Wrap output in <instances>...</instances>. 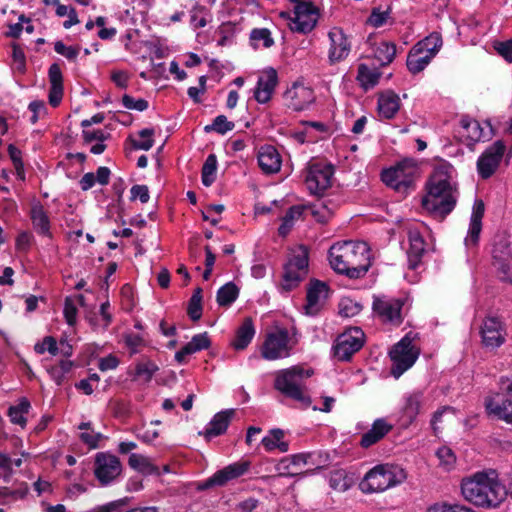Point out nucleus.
<instances>
[{"instance_id":"79ce46f5","label":"nucleus","mask_w":512,"mask_h":512,"mask_svg":"<svg viewBox=\"0 0 512 512\" xmlns=\"http://www.w3.org/2000/svg\"><path fill=\"white\" fill-rule=\"evenodd\" d=\"M238 295V287L233 282H228L217 291V303L220 306H230Z\"/></svg>"},{"instance_id":"c9c22d12","label":"nucleus","mask_w":512,"mask_h":512,"mask_svg":"<svg viewBox=\"0 0 512 512\" xmlns=\"http://www.w3.org/2000/svg\"><path fill=\"white\" fill-rule=\"evenodd\" d=\"M128 464L129 466L142 473V474H146V475H152V474H156V475H160V471H159V468L157 466H155L151 460L144 456V455H141V454H137V453H132L130 456H129V460H128Z\"/></svg>"},{"instance_id":"cd10ccee","label":"nucleus","mask_w":512,"mask_h":512,"mask_svg":"<svg viewBox=\"0 0 512 512\" xmlns=\"http://www.w3.org/2000/svg\"><path fill=\"white\" fill-rule=\"evenodd\" d=\"M393 425L390 424L384 418L376 419L371 428L362 435L360 445L363 448H369L370 446L378 443L382 440L391 430Z\"/></svg>"},{"instance_id":"4468645a","label":"nucleus","mask_w":512,"mask_h":512,"mask_svg":"<svg viewBox=\"0 0 512 512\" xmlns=\"http://www.w3.org/2000/svg\"><path fill=\"white\" fill-rule=\"evenodd\" d=\"M289 342V333L286 329L269 333L263 342L261 356L269 361L289 357L292 350Z\"/></svg>"},{"instance_id":"bb28decb","label":"nucleus","mask_w":512,"mask_h":512,"mask_svg":"<svg viewBox=\"0 0 512 512\" xmlns=\"http://www.w3.org/2000/svg\"><path fill=\"white\" fill-rule=\"evenodd\" d=\"M409 247L407 249L408 267L411 270L417 269L425 253V241L417 230L408 231Z\"/></svg>"},{"instance_id":"052dcab7","label":"nucleus","mask_w":512,"mask_h":512,"mask_svg":"<svg viewBox=\"0 0 512 512\" xmlns=\"http://www.w3.org/2000/svg\"><path fill=\"white\" fill-rule=\"evenodd\" d=\"M494 48L507 62L512 63V39L505 42H495Z\"/></svg>"},{"instance_id":"9b49d317","label":"nucleus","mask_w":512,"mask_h":512,"mask_svg":"<svg viewBox=\"0 0 512 512\" xmlns=\"http://www.w3.org/2000/svg\"><path fill=\"white\" fill-rule=\"evenodd\" d=\"M294 4L293 16L290 12H281L280 17L289 20L292 31L306 34L311 32L318 20V11L311 2L290 0Z\"/></svg>"},{"instance_id":"f257e3e1","label":"nucleus","mask_w":512,"mask_h":512,"mask_svg":"<svg viewBox=\"0 0 512 512\" xmlns=\"http://www.w3.org/2000/svg\"><path fill=\"white\" fill-rule=\"evenodd\" d=\"M453 166L440 162L434 168L427 183V193L422 198V207L435 219L444 220L456 206L458 189L453 181Z\"/></svg>"},{"instance_id":"f704fd0d","label":"nucleus","mask_w":512,"mask_h":512,"mask_svg":"<svg viewBox=\"0 0 512 512\" xmlns=\"http://www.w3.org/2000/svg\"><path fill=\"white\" fill-rule=\"evenodd\" d=\"M432 58L431 55L423 52L414 45L407 56V68L412 74H417L425 69Z\"/></svg>"},{"instance_id":"c756f323","label":"nucleus","mask_w":512,"mask_h":512,"mask_svg":"<svg viewBox=\"0 0 512 512\" xmlns=\"http://www.w3.org/2000/svg\"><path fill=\"white\" fill-rule=\"evenodd\" d=\"M211 345L207 332L196 334L191 341L185 344L179 351L175 353V360L179 364L187 363L186 357L196 352L208 349Z\"/></svg>"},{"instance_id":"f8f14e48","label":"nucleus","mask_w":512,"mask_h":512,"mask_svg":"<svg viewBox=\"0 0 512 512\" xmlns=\"http://www.w3.org/2000/svg\"><path fill=\"white\" fill-rule=\"evenodd\" d=\"M365 334L359 327H350L339 334L332 346V353L339 361H349L364 345Z\"/></svg>"},{"instance_id":"5701e85b","label":"nucleus","mask_w":512,"mask_h":512,"mask_svg":"<svg viewBox=\"0 0 512 512\" xmlns=\"http://www.w3.org/2000/svg\"><path fill=\"white\" fill-rule=\"evenodd\" d=\"M329 287L325 282L312 280L307 289V303L305 310L307 315H316L320 308L322 300L328 297Z\"/></svg>"},{"instance_id":"a211bd4d","label":"nucleus","mask_w":512,"mask_h":512,"mask_svg":"<svg viewBox=\"0 0 512 512\" xmlns=\"http://www.w3.org/2000/svg\"><path fill=\"white\" fill-rule=\"evenodd\" d=\"M121 471V462L115 455L103 452L96 455L94 473L102 485H107L115 480Z\"/></svg>"},{"instance_id":"f3484780","label":"nucleus","mask_w":512,"mask_h":512,"mask_svg":"<svg viewBox=\"0 0 512 512\" xmlns=\"http://www.w3.org/2000/svg\"><path fill=\"white\" fill-rule=\"evenodd\" d=\"M333 169L331 165L314 163L306 173L305 182L312 194L322 195L331 186Z\"/></svg>"},{"instance_id":"4c0bfd02","label":"nucleus","mask_w":512,"mask_h":512,"mask_svg":"<svg viewBox=\"0 0 512 512\" xmlns=\"http://www.w3.org/2000/svg\"><path fill=\"white\" fill-rule=\"evenodd\" d=\"M31 405L26 398H21L17 405L11 406L8 409V416L13 424L25 427L27 419L25 415L29 412Z\"/></svg>"},{"instance_id":"4d7b16f0","label":"nucleus","mask_w":512,"mask_h":512,"mask_svg":"<svg viewBox=\"0 0 512 512\" xmlns=\"http://www.w3.org/2000/svg\"><path fill=\"white\" fill-rule=\"evenodd\" d=\"M122 104L126 109L144 111L148 108V102L143 99H134L132 96L125 94L122 97Z\"/></svg>"},{"instance_id":"20e7f679","label":"nucleus","mask_w":512,"mask_h":512,"mask_svg":"<svg viewBox=\"0 0 512 512\" xmlns=\"http://www.w3.org/2000/svg\"><path fill=\"white\" fill-rule=\"evenodd\" d=\"M312 374V370H304L300 366L281 370L276 374L274 388L285 397L307 408L311 405V398L307 393L305 380Z\"/></svg>"},{"instance_id":"473e14b6","label":"nucleus","mask_w":512,"mask_h":512,"mask_svg":"<svg viewBox=\"0 0 512 512\" xmlns=\"http://www.w3.org/2000/svg\"><path fill=\"white\" fill-rule=\"evenodd\" d=\"M422 402L423 393L421 391H414L405 397L402 407V418L406 425L411 424L416 419L420 412Z\"/></svg>"},{"instance_id":"7c9ffc66","label":"nucleus","mask_w":512,"mask_h":512,"mask_svg":"<svg viewBox=\"0 0 512 512\" xmlns=\"http://www.w3.org/2000/svg\"><path fill=\"white\" fill-rule=\"evenodd\" d=\"M379 116L383 119H392L400 109V98L393 91L380 94L377 102Z\"/></svg>"},{"instance_id":"49530a36","label":"nucleus","mask_w":512,"mask_h":512,"mask_svg":"<svg viewBox=\"0 0 512 512\" xmlns=\"http://www.w3.org/2000/svg\"><path fill=\"white\" fill-rule=\"evenodd\" d=\"M234 127H235V124L231 121H228V119L225 115H219L213 120V122L211 124L206 125L204 127V131L206 133L215 131L221 135H224L228 131L233 130Z\"/></svg>"},{"instance_id":"bf43d9fd","label":"nucleus","mask_w":512,"mask_h":512,"mask_svg":"<svg viewBox=\"0 0 512 512\" xmlns=\"http://www.w3.org/2000/svg\"><path fill=\"white\" fill-rule=\"evenodd\" d=\"M110 137L109 133L104 132L101 129L97 130H84L83 139L85 143H91L93 141L104 142Z\"/></svg>"},{"instance_id":"2eb2a0df","label":"nucleus","mask_w":512,"mask_h":512,"mask_svg":"<svg viewBox=\"0 0 512 512\" xmlns=\"http://www.w3.org/2000/svg\"><path fill=\"white\" fill-rule=\"evenodd\" d=\"M250 467L248 461L232 463L221 470L215 472L211 477L198 483V490H208L213 487H223L228 482L244 475Z\"/></svg>"},{"instance_id":"aec40b11","label":"nucleus","mask_w":512,"mask_h":512,"mask_svg":"<svg viewBox=\"0 0 512 512\" xmlns=\"http://www.w3.org/2000/svg\"><path fill=\"white\" fill-rule=\"evenodd\" d=\"M330 46L328 50V60L331 65L345 60L350 51L351 43L344 31L339 27H333L328 32Z\"/></svg>"},{"instance_id":"338daca9","label":"nucleus","mask_w":512,"mask_h":512,"mask_svg":"<svg viewBox=\"0 0 512 512\" xmlns=\"http://www.w3.org/2000/svg\"><path fill=\"white\" fill-rule=\"evenodd\" d=\"M388 15V11H380L374 8L369 17V22L374 27H380L387 21Z\"/></svg>"},{"instance_id":"6e6552de","label":"nucleus","mask_w":512,"mask_h":512,"mask_svg":"<svg viewBox=\"0 0 512 512\" xmlns=\"http://www.w3.org/2000/svg\"><path fill=\"white\" fill-rule=\"evenodd\" d=\"M415 338L416 334L409 332L389 351L392 361L391 374L395 378H399L410 369L418 359L420 350L413 344Z\"/></svg>"},{"instance_id":"c03bdc74","label":"nucleus","mask_w":512,"mask_h":512,"mask_svg":"<svg viewBox=\"0 0 512 512\" xmlns=\"http://www.w3.org/2000/svg\"><path fill=\"white\" fill-rule=\"evenodd\" d=\"M442 37L439 33L434 32L415 44L416 47L421 49L423 52L434 57L442 46Z\"/></svg>"},{"instance_id":"603ef678","label":"nucleus","mask_w":512,"mask_h":512,"mask_svg":"<svg viewBox=\"0 0 512 512\" xmlns=\"http://www.w3.org/2000/svg\"><path fill=\"white\" fill-rule=\"evenodd\" d=\"M14 471L12 468V458L9 454L0 451V479L9 482Z\"/></svg>"},{"instance_id":"4be33fe9","label":"nucleus","mask_w":512,"mask_h":512,"mask_svg":"<svg viewBox=\"0 0 512 512\" xmlns=\"http://www.w3.org/2000/svg\"><path fill=\"white\" fill-rule=\"evenodd\" d=\"M482 343L487 348H497L505 340L502 323L497 317H488L481 326Z\"/></svg>"},{"instance_id":"37998d69","label":"nucleus","mask_w":512,"mask_h":512,"mask_svg":"<svg viewBox=\"0 0 512 512\" xmlns=\"http://www.w3.org/2000/svg\"><path fill=\"white\" fill-rule=\"evenodd\" d=\"M396 55V46L394 43L381 42L377 45L374 56L379 63L384 66L390 64Z\"/></svg>"},{"instance_id":"39448f33","label":"nucleus","mask_w":512,"mask_h":512,"mask_svg":"<svg viewBox=\"0 0 512 512\" xmlns=\"http://www.w3.org/2000/svg\"><path fill=\"white\" fill-rule=\"evenodd\" d=\"M405 479L406 472L400 466L381 464L366 473L360 488L365 493L382 492L401 484Z\"/></svg>"},{"instance_id":"09e8293b","label":"nucleus","mask_w":512,"mask_h":512,"mask_svg":"<svg viewBox=\"0 0 512 512\" xmlns=\"http://www.w3.org/2000/svg\"><path fill=\"white\" fill-rule=\"evenodd\" d=\"M157 371L158 366L149 360L138 363L135 368L136 376L142 378L145 382H149Z\"/></svg>"},{"instance_id":"de8ad7c7","label":"nucleus","mask_w":512,"mask_h":512,"mask_svg":"<svg viewBox=\"0 0 512 512\" xmlns=\"http://www.w3.org/2000/svg\"><path fill=\"white\" fill-rule=\"evenodd\" d=\"M308 468L311 470H318L328 466L330 457L327 453L322 451L308 452Z\"/></svg>"},{"instance_id":"680f3d73","label":"nucleus","mask_w":512,"mask_h":512,"mask_svg":"<svg viewBox=\"0 0 512 512\" xmlns=\"http://www.w3.org/2000/svg\"><path fill=\"white\" fill-rule=\"evenodd\" d=\"M48 76L51 86H63V76L60 66L53 63L48 70Z\"/></svg>"},{"instance_id":"9d476101","label":"nucleus","mask_w":512,"mask_h":512,"mask_svg":"<svg viewBox=\"0 0 512 512\" xmlns=\"http://www.w3.org/2000/svg\"><path fill=\"white\" fill-rule=\"evenodd\" d=\"M417 171V161L414 158H405L394 167L384 170L381 179L396 191L406 192L412 186Z\"/></svg>"},{"instance_id":"72a5a7b5","label":"nucleus","mask_w":512,"mask_h":512,"mask_svg":"<svg viewBox=\"0 0 512 512\" xmlns=\"http://www.w3.org/2000/svg\"><path fill=\"white\" fill-rule=\"evenodd\" d=\"M30 218L34 230L41 236L51 237L50 231V219L43 206L35 204L32 206L30 211Z\"/></svg>"},{"instance_id":"e433bc0d","label":"nucleus","mask_w":512,"mask_h":512,"mask_svg":"<svg viewBox=\"0 0 512 512\" xmlns=\"http://www.w3.org/2000/svg\"><path fill=\"white\" fill-rule=\"evenodd\" d=\"M85 298L82 294L72 295L65 298L64 317L68 325L76 323L78 306H84Z\"/></svg>"},{"instance_id":"f03ea898","label":"nucleus","mask_w":512,"mask_h":512,"mask_svg":"<svg viewBox=\"0 0 512 512\" xmlns=\"http://www.w3.org/2000/svg\"><path fill=\"white\" fill-rule=\"evenodd\" d=\"M329 262L335 272L359 279L371 266L370 248L363 241L336 243L329 249Z\"/></svg>"},{"instance_id":"412c9836","label":"nucleus","mask_w":512,"mask_h":512,"mask_svg":"<svg viewBox=\"0 0 512 512\" xmlns=\"http://www.w3.org/2000/svg\"><path fill=\"white\" fill-rule=\"evenodd\" d=\"M287 106L294 111H302L314 102L315 96L311 88L302 84H293L284 93Z\"/></svg>"},{"instance_id":"5fc2aeb1","label":"nucleus","mask_w":512,"mask_h":512,"mask_svg":"<svg viewBox=\"0 0 512 512\" xmlns=\"http://www.w3.org/2000/svg\"><path fill=\"white\" fill-rule=\"evenodd\" d=\"M34 349L39 354L48 351L53 356L57 355L59 352L57 342L52 336H46L41 343L35 345Z\"/></svg>"},{"instance_id":"8fccbe9b","label":"nucleus","mask_w":512,"mask_h":512,"mask_svg":"<svg viewBox=\"0 0 512 512\" xmlns=\"http://www.w3.org/2000/svg\"><path fill=\"white\" fill-rule=\"evenodd\" d=\"M436 456L439 459L440 465L446 470H450L456 463V456L453 450L447 446L440 447L436 452Z\"/></svg>"},{"instance_id":"423d86ee","label":"nucleus","mask_w":512,"mask_h":512,"mask_svg":"<svg viewBox=\"0 0 512 512\" xmlns=\"http://www.w3.org/2000/svg\"><path fill=\"white\" fill-rule=\"evenodd\" d=\"M309 267V250L304 245H299L292 249L288 255V260L284 265V271L281 281V289L289 292L307 277Z\"/></svg>"},{"instance_id":"2f4dec72","label":"nucleus","mask_w":512,"mask_h":512,"mask_svg":"<svg viewBox=\"0 0 512 512\" xmlns=\"http://www.w3.org/2000/svg\"><path fill=\"white\" fill-rule=\"evenodd\" d=\"M255 332L252 318L246 317L236 329L235 337L231 341V346L235 350H244L254 338Z\"/></svg>"},{"instance_id":"b1692460","label":"nucleus","mask_w":512,"mask_h":512,"mask_svg":"<svg viewBox=\"0 0 512 512\" xmlns=\"http://www.w3.org/2000/svg\"><path fill=\"white\" fill-rule=\"evenodd\" d=\"M278 82L277 72L273 68H269L263 72L258 78L257 87L254 91V97L257 102L267 103L275 90Z\"/></svg>"},{"instance_id":"3c124183","label":"nucleus","mask_w":512,"mask_h":512,"mask_svg":"<svg viewBox=\"0 0 512 512\" xmlns=\"http://www.w3.org/2000/svg\"><path fill=\"white\" fill-rule=\"evenodd\" d=\"M153 135H154L153 129H150V128L142 129L139 132V136L141 138H143V140H141V141L133 140L132 141L133 148L137 149V150L148 151L149 149H151L153 147V144H154V140L152 138Z\"/></svg>"},{"instance_id":"dca6fc26","label":"nucleus","mask_w":512,"mask_h":512,"mask_svg":"<svg viewBox=\"0 0 512 512\" xmlns=\"http://www.w3.org/2000/svg\"><path fill=\"white\" fill-rule=\"evenodd\" d=\"M506 150L505 144L497 140L477 160V171L482 179L490 178L499 167Z\"/></svg>"},{"instance_id":"ea45409f","label":"nucleus","mask_w":512,"mask_h":512,"mask_svg":"<svg viewBox=\"0 0 512 512\" xmlns=\"http://www.w3.org/2000/svg\"><path fill=\"white\" fill-rule=\"evenodd\" d=\"M73 363L69 360H61L58 364L47 368V372L52 380L58 385H62L68 379L72 370Z\"/></svg>"},{"instance_id":"13d9d810","label":"nucleus","mask_w":512,"mask_h":512,"mask_svg":"<svg viewBox=\"0 0 512 512\" xmlns=\"http://www.w3.org/2000/svg\"><path fill=\"white\" fill-rule=\"evenodd\" d=\"M54 50L66 57L68 60H75L79 54V48L73 46H66L62 41H56Z\"/></svg>"},{"instance_id":"c85d7f7f","label":"nucleus","mask_w":512,"mask_h":512,"mask_svg":"<svg viewBox=\"0 0 512 512\" xmlns=\"http://www.w3.org/2000/svg\"><path fill=\"white\" fill-rule=\"evenodd\" d=\"M235 414L234 409H227L221 412H218L214 415L210 423L204 432H200V434L204 435L207 440L212 439L213 437L222 435L226 432L231 419Z\"/></svg>"},{"instance_id":"864d4df0","label":"nucleus","mask_w":512,"mask_h":512,"mask_svg":"<svg viewBox=\"0 0 512 512\" xmlns=\"http://www.w3.org/2000/svg\"><path fill=\"white\" fill-rule=\"evenodd\" d=\"M250 39L258 42L262 41L265 48H269L274 44L271 32L267 28H256L251 31Z\"/></svg>"},{"instance_id":"69168bd1","label":"nucleus","mask_w":512,"mask_h":512,"mask_svg":"<svg viewBox=\"0 0 512 512\" xmlns=\"http://www.w3.org/2000/svg\"><path fill=\"white\" fill-rule=\"evenodd\" d=\"M101 433L94 432H82L80 434V439L83 443H85L90 449H95L98 447V442L102 438Z\"/></svg>"},{"instance_id":"393cba45","label":"nucleus","mask_w":512,"mask_h":512,"mask_svg":"<svg viewBox=\"0 0 512 512\" xmlns=\"http://www.w3.org/2000/svg\"><path fill=\"white\" fill-rule=\"evenodd\" d=\"M260 169L265 174H274L280 171L282 158L274 146H262L257 155Z\"/></svg>"},{"instance_id":"0eeeda50","label":"nucleus","mask_w":512,"mask_h":512,"mask_svg":"<svg viewBox=\"0 0 512 512\" xmlns=\"http://www.w3.org/2000/svg\"><path fill=\"white\" fill-rule=\"evenodd\" d=\"M488 417L512 424V380L501 377L499 391L491 393L484 400Z\"/></svg>"},{"instance_id":"774afa93","label":"nucleus","mask_w":512,"mask_h":512,"mask_svg":"<svg viewBox=\"0 0 512 512\" xmlns=\"http://www.w3.org/2000/svg\"><path fill=\"white\" fill-rule=\"evenodd\" d=\"M13 60L17 66V70L20 72L25 71V54L23 49L17 44H13V52H12Z\"/></svg>"},{"instance_id":"7ed1b4c3","label":"nucleus","mask_w":512,"mask_h":512,"mask_svg":"<svg viewBox=\"0 0 512 512\" xmlns=\"http://www.w3.org/2000/svg\"><path fill=\"white\" fill-rule=\"evenodd\" d=\"M463 497L478 507L496 508L507 496L506 488L499 482L494 470L477 472L461 483Z\"/></svg>"},{"instance_id":"a878e982","label":"nucleus","mask_w":512,"mask_h":512,"mask_svg":"<svg viewBox=\"0 0 512 512\" xmlns=\"http://www.w3.org/2000/svg\"><path fill=\"white\" fill-rule=\"evenodd\" d=\"M485 206L482 200L477 199L474 202L468 234L465 238L467 247H474L478 244L482 230V218L484 216Z\"/></svg>"},{"instance_id":"6ab92c4d","label":"nucleus","mask_w":512,"mask_h":512,"mask_svg":"<svg viewBox=\"0 0 512 512\" xmlns=\"http://www.w3.org/2000/svg\"><path fill=\"white\" fill-rule=\"evenodd\" d=\"M461 137L471 149L473 145L479 141L489 140L493 136V129L489 122H485L484 126L477 120L468 116H463L460 120Z\"/></svg>"},{"instance_id":"0e129e2a","label":"nucleus","mask_w":512,"mask_h":512,"mask_svg":"<svg viewBox=\"0 0 512 512\" xmlns=\"http://www.w3.org/2000/svg\"><path fill=\"white\" fill-rule=\"evenodd\" d=\"M131 200L139 199L142 203L149 201V190L146 185H134L131 188Z\"/></svg>"},{"instance_id":"a18cd8bd","label":"nucleus","mask_w":512,"mask_h":512,"mask_svg":"<svg viewBox=\"0 0 512 512\" xmlns=\"http://www.w3.org/2000/svg\"><path fill=\"white\" fill-rule=\"evenodd\" d=\"M217 169V158L214 154H210L202 167V183L209 187L215 181V173Z\"/></svg>"},{"instance_id":"58836bf2","label":"nucleus","mask_w":512,"mask_h":512,"mask_svg":"<svg viewBox=\"0 0 512 512\" xmlns=\"http://www.w3.org/2000/svg\"><path fill=\"white\" fill-rule=\"evenodd\" d=\"M284 432L281 429H272L268 436L262 439V444L267 451L278 449L281 452H287L289 445L287 442L282 441Z\"/></svg>"},{"instance_id":"e2e57ef3","label":"nucleus","mask_w":512,"mask_h":512,"mask_svg":"<svg viewBox=\"0 0 512 512\" xmlns=\"http://www.w3.org/2000/svg\"><path fill=\"white\" fill-rule=\"evenodd\" d=\"M187 314L193 321H198L202 316V300L190 298L187 308Z\"/></svg>"},{"instance_id":"a19ab883","label":"nucleus","mask_w":512,"mask_h":512,"mask_svg":"<svg viewBox=\"0 0 512 512\" xmlns=\"http://www.w3.org/2000/svg\"><path fill=\"white\" fill-rule=\"evenodd\" d=\"M380 76V72L376 69L369 68L366 64H360L358 66L357 79L366 90L376 86Z\"/></svg>"},{"instance_id":"ddd939ff","label":"nucleus","mask_w":512,"mask_h":512,"mask_svg":"<svg viewBox=\"0 0 512 512\" xmlns=\"http://www.w3.org/2000/svg\"><path fill=\"white\" fill-rule=\"evenodd\" d=\"M403 305L401 298L378 295L373 297L372 310L383 323L399 326L403 322Z\"/></svg>"},{"instance_id":"6e6d98bb","label":"nucleus","mask_w":512,"mask_h":512,"mask_svg":"<svg viewBox=\"0 0 512 512\" xmlns=\"http://www.w3.org/2000/svg\"><path fill=\"white\" fill-rule=\"evenodd\" d=\"M427 512H475L473 509L463 505H450L447 503H437L428 508Z\"/></svg>"},{"instance_id":"1a4fd4ad","label":"nucleus","mask_w":512,"mask_h":512,"mask_svg":"<svg viewBox=\"0 0 512 512\" xmlns=\"http://www.w3.org/2000/svg\"><path fill=\"white\" fill-rule=\"evenodd\" d=\"M509 232L497 233L492 245V265L496 276L503 282L512 283V247Z\"/></svg>"}]
</instances>
